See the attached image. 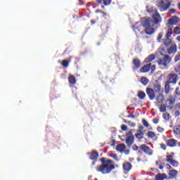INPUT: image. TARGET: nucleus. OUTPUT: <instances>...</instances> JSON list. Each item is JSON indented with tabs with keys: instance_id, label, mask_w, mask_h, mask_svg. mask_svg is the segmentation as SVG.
I'll return each instance as SVG.
<instances>
[{
	"instance_id": "obj_1",
	"label": "nucleus",
	"mask_w": 180,
	"mask_h": 180,
	"mask_svg": "<svg viewBox=\"0 0 180 180\" xmlns=\"http://www.w3.org/2000/svg\"><path fill=\"white\" fill-rule=\"evenodd\" d=\"M162 21L161 15L159 14L158 11H155L153 15L152 18H142L140 22H136L132 25L134 30H143V27H145L144 32L146 34L151 36L155 32V29L154 26L158 25L160 22Z\"/></svg>"
},
{
	"instance_id": "obj_2",
	"label": "nucleus",
	"mask_w": 180,
	"mask_h": 180,
	"mask_svg": "<svg viewBox=\"0 0 180 180\" xmlns=\"http://www.w3.org/2000/svg\"><path fill=\"white\" fill-rule=\"evenodd\" d=\"M101 165L96 168L97 172H101V174L106 175V174H110L116 167L113 165V160L107 159L106 158H101L100 159Z\"/></svg>"
},
{
	"instance_id": "obj_3",
	"label": "nucleus",
	"mask_w": 180,
	"mask_h": 180,
	"mask_svg": "<svg viewBox=\"0 0 180 180\" xmlns=\"http://www.w3.org/2000/svg\"><path fill=\"white\" fill-rule=\"evenodd\" d=\"M159 53L161 56H163V58H160L158 60V64L160 65V67H162V68H167L168 64L171 63L172 59L169 56L167 55V49L163 45L159 48Z\"/></svg>"
},
{
	"instance_id": "obj_4",
	"label": "nucleus",
	"mask_w": 180,
	"mask_h": 180,
	"mask_svg": "<svg viewBox=\"0 0 180 180\" xmlns=\"http://www.w3.org/2000/svg\"><path fill=\"white\" fill-rule=\"evenodd\" d=\"M178 81V75L176 74H169L167 75V80L165 82V92L168 94L171 89V84H176Z\"/></svg>"
},
{
	"instance_id": "obj_5",
	"label": "nucleus",
	"mask_w": 180,
	"mask_h": 180,
	"mask_svg": "<svg viewBox=\"0 0 180 180\" xmlns=\"http://www.w3.org/2000/svg\"><path fill=\"white\" fill-rule=\"evenodd\" d=\"M172 36V29H170L167 31L165 35V39H162V43L164 44V46H166V47H169L170 46H172V39H169Z\"/></svg>"
},
{
	"instance_id": "obj_6",
	"label": "nucleus",
	"mask_w": 180,
	"mask_h": 180,
	"mask_svg": "<svg viewBox=\"0 0 180 180\" xmlns=\"http://www.w3.org/2000/svg\"><path fill=\"white\" fill-rule=\"evenodd\" d=\"M144 153L147 154V155H153L154 151L149 146H147L146 144H142L139 146V150H138L139 154H141V153Z\"/></svg>"
},
{
	"instance_id": "obj_7",
	"label": "nucleus",
	"mask_w": 180,
	"mask_h": 180,
	"mask_svg": "<svg viewBox=\"0 0 180 180\" xmlns=\"http://www.w3.org/2000/svg\"><path fill=\"white\" fill-rule=\"evenodd\" d=\"M167 2L168 0H161L156 4L160 11H161V12H164L165 11L169 9V6H171V4L169 3L167 4Z\"/></svg>"
},
{
	"instance_id": "obj_8",
	"label": "nucleus",
	"mask_w": 180,
	"mask_h": 180,
	"mask_svg": "<svg viewBox=\"0 0 180 180\" xmlns=\"http://www.w3.org/2000/svg\"><path fill=\"white\" fill-rule=\"evenodd\" d=\"M133 131H134V129H131L127 134V139L125 140V142L128 147H130V146H132L133 143H134V136H133Z\"/></svg>"
},
{
	"instance_id": "obj_9",
	"label": "nucleus",
	"mask_w": 180,
	"mask_h": 180,
	"mask_svg": "<svg viewBox=\"0 0 180 180\" xmlns=\"http://www.w3.org/2000/svg\"><path fill=\"white\" fill-rule=\"evenodd\" d=\"M175 101H176V97L171 96L170 98L166 101L165 105L167 109L171 110L172 108H174V104L175 103Z\"/></svg>"
},
{
	"instance_id": "obj_10",
	"label": "nucleus",
	"mask_w": 180,
	"mask_h": 180,
	"mask_svg": "<svg viewBox=\"0 0 180 180\" xmlns=\"http://www.w3.org/2000/svg\"><path fill=\"white\" fill-rule=\"evenodd\" d=\"M178 51V46H176V44H172L166 51V54H175Z\"/></svg>"
},
{
	"instance_id": "obj_11",
	"label": "nucleus",
	"mask_w": 180,
	"mask_h": 180,
	"mask_svg": "<svg viewBox=\"0 0 180 180\" xmlns=\"http://www.w3.org/2000/svg\"><path fill=\"white\" fill-rule=\"evenodd\" d=\"M146 95H148L150 101H154L155 99V91L151 88H146Z\"/></svg>"
},
{
	"instance_id": "obj_12",
	"label": "nucleus",
	"mask_w": 180,
	"mask_h": 180,
	"mask_svg": "<svg viewBox=\"0 0 180 180\" xmlns=\"http://www.w3.org/2000/svg\"><path fill=\"white\" fill-rule=\"evenodd\" d=\"M132 64L134 65L133 70L136 71V70H139L140 67H141V61L139 58H134L132 60Z\"/></svg>"
},
{
	"instance_id": "obj_13",
	"label": "nucleus",
	"mask_w": 180,
	"mask_h": 180,
	"mask_svg": "<svg viewBox=\"0 0 180 180\" xmlns=\"http://www.w3.org/2000/svg\"><path fill=\"white\" fill-rule=\"evenodd\" d=\"M98 158H99V153H98V151L92 150L91 153H89V160L98 161Z\"/></svg>"
},
{
	"instance_id": "obj_14",
	"label": "nucleus",
	"mask_w": 180,
	"mask_h": 180,
	"mask_svg": "<svg viewBox=\"0 0 180 180\" xmlns=\"http://www.w3.org/2000/svg\"><path fill=\"white\" fill-rule=\"evenodd\" d=\"M165 143L168 147L174 148V147H176V143H178V141L174 139H170L166 140Z\"/></svg>"
},
{
	"instance_id": "obj_15",
	"label": "nucleus",
	"mask_w": 180,
	"mask_h": 180,
	"mask_svg": "<svg viewBox=\"0 0 180 180\" xmlns=\"http://www.w3.org/2000/svg\"><path fill=\"white\" fill-rule=\"evenodd\" d=\"M131 168H133V165L129 162H124L122 165V169L124 172H130Z\"/></svg>"
},
{
	"instance_id": "obj_16",
	"label": "nucleus",
	"mask_w": 180,
	"mask_h": 180,
	"mask_svg": "<svg viewBox=\"0 0 180 180\" xmlns=\"http://www.w3.org/2000/svg\"><path fill=\"white\" fill-rule=\"evenodd\" d=\"M168 178V176L165 173H158L155 176V180H165Z\"/></svg>"
},
{
	"instance_id": "obj_17",
	"label": "nucleus",
	"mask_w": 180,
	"mask_h": 180,
	"mask_svg": "<svg viewBox=\"0 0 180 180\" xmlns=\"http://www.w3.org/2000/svg\"><path fill=\"white\" fill-rule=\"evenodd\" d=\"M151 70V63H148L142 67L140 70L141 72H148Z\"/></svg>"
},
{
	"instance_id": "obj_18",
	"label": "nucleus",
	"mask_w": 180,
	"mask_h": 180,
	"mask_svg": "<svg viewBox=\"0 0 180 180\" xmlns=\"http://www.w3.org/2000/svg\"><path fill=\"white\" fill-rule=\"evenodd\" d=\"M116 150L120 153H123V151L126 150V145H124V143L118 144L117 145Z\"/></svg>"
},
{
	"instance_id": "obj_19",
	"label": "nucleus",
	"mask_w": 180,
	"mask_h": 180,
	"mask_svg": "<svg viewBox=\"0 0 180 180\" xmlns=\"http://www.w3.org/2000/svg\"><path fill=\"white\" fill-rule=\"evenodd\" d=\"M71 58H72L70 57L68 60H63L61 62V65H62V67H63V68H68V66L70 65V63H71Z\"/></svg>"
},
{
	"instance_id": "obj_20",
	"label": "nucleus",
	"mask_w": 180,
	"mask_h": 180,
	"mask_svg": "<svg viewBox=\"0 0 180 180\" xmlns=\"http://www.w3.org/2000/svg\"><path fill=\"white\" fill-rule=\"evenodd\" d=\"M153 91L155 94H160L161 92V84H153Z\"/></svg>"
},
{
	"instance_id": "obj_21",
	"label": "nucleus",
	"mask_w": 180,
	"mask_h": 180,
	"mask_svg": "<svg viewBox=\"0 0 180 180\" xmlns=\"http://www.w3.org/2000/svg\"><path fill=\"white\" fill-rule=\"evenodd\" d=\"M68 81L71 85H75L77 84V79L72 75L69 76Z\"/></svg>"
},
{
	"instance_id": "obj_22",
	"label": "nucleus",
	"mask_w": 180,
	"mask_h": 180,
	"mask_svg": "<svg viewBox=\"0 0 180 180\" xmlns=\"http://www.w3.org/2000/svg\"><path fill=\"white\" fill-rule=\"evenodd\" d=\"M135 137L139 140H141V139L144 138V132L141 130H137V134H135Z\"/></svg>"
},
{
	"instance_id": "obj_23",
	"label": "nucleus",
	"mask_w": 180,
	"mask_h": 180,
	"mask_svg": "<svg viewBox=\"0 0 180 180\" xmlns=\"http://www.w3.org/2000/svg\"><path fill=\"white\" fill-rule=\"evenodd\" d=\"M165 100V98L164 97V95L160 94L157 97H156V101L158 103H162Z\"/></svg>"
},
{
	"instance_id": "obj_24",
	"label": "nucleus",
	"mask_w": 180,
	"mask_h": 180,
	"mask_svg": "<svg viewBox=\"0 0 180 180\" xmlns=\"http://www.w3.org/2000/svg\"><path fill=\"white\" fill-rule=\"evenodd\" d=\"M169 175L170 178H176V176L178 175V171L175 169L170 170L169 172Z\"/></svg>"
},
{
	"instance_id": "obj_25",
	"label": "nucleus",
	"mask_w": 180,
	"mask_h": 180,
	"mask_svg": "<svg viewBox=\"0 0 180 180\" xmlns=\"http://www.w3.org/2000/svg\"><path fill=\"white\" fill-rule=\"evenodd\" d=\"M180 88L177 87L175 90V95L172 96L173 98H176V101H179L180 99Z\"/></svg>"
},
{
	"instance_id": "obj_26",
	"label": "nucleus",
	"mask_w": 180,
	"mask_h": 180,
	"mask_svg": "<svg viewBox=\"0 0 180 180\" xmlns=\"http://www.w3.org/2000/svg\"><path fill=\"white\" fill-rule=\"evenodd\" d=\"M155 60V56L154 54H150L148 58L145 59V63H151Z\"/></svg>"
},
{
	"instance_id": "obj_27",
	"label": "nucleus",
	"mask_w": 180,
	"mask_h": 180,
	"mask_svg": "<svg viewBox=\"0 0 180 180\" xmlns=\"http://www.w3.org/2000/svg\"><path fill=\"white\" fill-rule=\"evenodd\" d=\"M167 162H169V164L174 160V153L172 155H169L166 156Z\"/></svg>"
},
{
	"instance_id": "obj_28",
	"label": "nucleus",
	"mask_w": 180,
	"mask_h": 180,
	"mask_svg": "<svg viewBox=\"0 0 180 180\" xmlns=\"http://www.w3.org/2000/svg\"><path fill=\"white\" fill-rule=\"evenodd\" d=\"M168 23H169V25H171L172 26L174 25H176V23H178V21L176 20H175V18H172L169 19Z\"/></svg>"
},
{
	"instance_id": "obj_29",
	"label": "nucleus",
	"mask_w": 180,
	"mask_h": 180,
	"mask_svg": "<svg viewBox=\"0 0 180 180\" xmlns=\"http://www.w3.org/2000/svg\"><path fill=\"white\" fill-rule=\"evenodd\" d=\"M174 134H180V125L174 127Z\"/></svg>"
},
{
	"instance_id": "obj_30",
	"label": "nucleus",
	"mask_w": 180,
	"mask_h": 180,
	"mask_svg": "<svg viewBox=\"0 0 180 180\" xmlns=\"http://www.w3.org/2000/svg\"><path fill=\"white\" fill-rule=\"evenodd\" d=\"M147 136H148V139H154V137H155L156 135H155V133L154 131H150L148 132Z\"/></svg>"
},
{
	"instance_id": "obj_31",
	"label": "nucleus",
	"mask_w": 180,
	"mask_h": 180,
	"mask_svg": "<svg viewBox=\"0 0 180 180\" xmlns=\"http://www.w3.org/2000/svg\"><path fill=\"white\" fill-rule=\"evenodd\" d=\"M141 82L143 84V85H147L149 82V80L146 77H142L141 79Z\"/></svg>"
},
{
	"instance_id": "obj_32",
	"label": "nucleus",
	"mask_w": 180,
	"mask_h": 180,
	"mask_svg": "<svg viewBox=\"0 0 180 180\" xmlns=\"http://www.w3.org/2000/svg\"><path fill=\"white\" fill-rule=\"evenodd\" d=\"M167 111V105H161L160 107V112H161V113H164V112Z\"/></svg>"
},
{
	"instance_id": "obj_33",
	"label": "nucleus",
	"mask_w": 180,
	"mask_h": 180,
	"mask_svg": "<svg viewBox=\"0 0 180 180\" xmlns=\"http://www.w3.org/2000/svg\"><path fill=\"white\" fill-rule=\"evenodd\" d=\"M163 36H164L163 32H160V33L158 34L157 40L159 43H161V41H162V37Z\"/></svg>"
},
{
	"instance_id": "obj_34",
	"label": "nucleus",
	"mask_w": 180,
	"mask_h": 180,
	"mask_svg": "<svg viewBox=\"0 0 180 180\" xmlns=\"http://www.w3.org/2000/svg\"><path fill=\"white\" fill-rule=\"evenodd\" d=\"M138 97L139 98V99H144V98H146V93H144L143 91L139 92Z\"/></svg>"
},
{
	"instance_id": "obj_35",
	"label": "nucleus",
	"mask_w": 180,
	"mask_h": 180,
	"mask_svg": "<svg viewBox=\"0 0 180 180\" xmlns=\"http://www.w3.org/2000/svg\"><path fill=\"white\" fill-rule=\"evenodd\" d=\"M170 164L171 165H172V167H179V162H178V161L174 160H173Z\"/></svg>"
},
{
	"instance_id": "obj_36",
	"label": "nucleus",
	"mask_w": 180,
	"mask_h": 180,
	"mask_svg": "<svg viewBox=\"0 0 180 180\" xmlns=\"http://www.w3.org/2000/svg\"><path fill=\"white\" fill-rule=\"evenodd\" d=\"M173 33H174V34H180V27H174Z\"/></svg>"
},
{
	"instance_id": "obj_37",
	"label": "nucleus",
	"mask_w": 180,
	"mask_h": 180,
	"mask_svg": "<svg viewBox=\"0 0 180 180\" xmlns=\"http://www.w3.org/2000/svg\"><path fill=\"white\" fill-rule=\"evenodd\" d=\"M142 124H143V126L145 127H150V124L148 123V122H147V120H146L145 119L142 120Z\"/></svg>"
},
{
	"instance_id": "obj_38",
	"label": "nucleus",
	"mask_w": 180,
	"mask_h": 180,
	"mask_svg": "<svg viewBox=\"0 0 180 180\" xmlns=\"http://www.w3.org/2000/svg\"><path fill=\"white\" fill-rule=\"evenodd\" d=\"M112 3V0H103V4L105 6H108V5H110Z\"/></svg>"
},
{
	"instance_id": "obj_39",
	"label": "nucleus",
	"mask_w": 180,
	"mask_h": 180,
	"mask_svg": "<svg viewBox=\"0 0 180 180\" xmlns=\"http://www.w3.org/2000/svg\"><path fill=\"white\" fill-rule=\"evenodd\" d=\"M110 157L115 160V161H119V159L117 158V155L116 153H111L110 155Z\"/></svg>"
},
{
	"instance_id": "obj_40",
	"label": "nucleus",
	"mask_w": 180,
	"mask_h": 180,
	"mask_svg": "<svg viewBox=\"0 0 180 180\" xmlns=\"http://www.w3.org/2000/svg\"><path fill=\"white\" fill-rule=\"evenodd\" d=\"M96 13H101L103 16H106V13H105L104 11H101V10H96L95 11Z\"/></svg>"
},
{
	"instance_id": "obj_41",
	"label": "nucleus",
	"mask_w": 180,
	"mask_h": 180,
	"mask_svg": "<svg viewBox=\"0 0 180 180\" xmlns=\"http://www.w3.org/2000/svg\"><path fill=\"white\" fill-rule=\"evenodd\" d=\"M132 150H134V151H139V150H140V147L139 148L136 144L133 145Z\"/></svg>"
},
{
	"instance_id": "obj_42",
	"label": "nucleus",
	"mask_w": 180,
	"mask_h": 180,
	"mask_svg": "<svg viewBox=\"0 0 180 180\" xmlns=\"http://www.w3.org/2000/svg\"><path fill=\"white\" fill-rule=\"evenodd\" d=\"M174 71L176 72H179V75H180V65H178L175 68Z\"/></svg>"
},
{
	"instance_id": "obj_43",
	"label": "nucleus",
	"mask_w": 180,
	"mask_h": 180,
	"mask_svg": "<svg viewBox=\"0 0 180 180\" xmlns=\"http://www.w3.org/2000/svg\"><path fill=\"white\" fill-rule=\"evenodd\" d=\"M121 129L123 131H127V125L122 124L121 126Z\"/></svg>"
},
{
	"instance_id": "obj_44",
	"label": "nucleus",
	"mask_w": 180,
	"mask_h": 180,
	"mask_svg": "<svg viewBox=\"0 0 180 180\" xmlns=\"http://www.w3.org/2000/svg\"><path fill=\"white\" fill-rule=\"evenodd\" d=\"M153 123H154V124H158V123H160V119L158 118H154L153 120Z\"/></svg>"
},
{
	"instance_id": "obj_45",
	"label": "nucleus",
	"mask_w": 180,
	"mask_h": 180,
	"mask_svg": "<svg viewBox=\"0 0 180 180\" xmlns=\"http://www.w3.org/2000/svg\"><path fill=\"white\" fill-rule=\"evenodd\" d=\"M160 148H162V150H167V145L164 144V143H161L160 144Z\"/></svg>"
},
{
	"instance_id": "obj_46",
	"label": "nucleus",
	"mask_w": 180,
	"mask_h": 180,
	"mask_svg": "<svg viewBox=\"0 0 180 180\" xmlns=\"http://www.w3.org/2000/svg\"><path fill=\"white\" fill-rule=\"evenodd\" d=\"M157 130L159 133H162V131H164V128L161 127H157Z\"/></svg>"
},
{
	"instance_id": "obj_47",
	"label": "nucleus",
	"mask_w": 180,
	"mask_h": 180,
	"mask_svg": "<svg viewBox=\"0 0 180 180\" xmlns=\"http://www.w3.org/2000/svg\"><path fill=\"white\" fill-rule=\"evenodd\" d=\"M167 169H172V167H171L170 164H166Z\"/></svg>"
},
{
	"instance_id": "obj_48",
	"label": "nucleus",
	"mask_w": 180,
	"mask_h": 180,
	"mask_svg": "<svg viewBox=\"0 0 180 180\" xmlns=\"http://www.w3.org/2000/svg\"><path fill=\"white\" fill-rule=\"evenodd\" d=\"M176 61H179L180 60V53L175 56Z\"/></svg>"
},
{
	"instance_id": "obj_49",
	"label": "nucleus",
	"mask_w": 180,
	"mask_h": 180,
	"mask_svg": "<svg viewBox=\"0 0 180 180\" xmlns=\"http://www.w3.org/2000/svg\"><path fill=\"white\" fill-rule=\"evenodd\" d=\"M169 12H170V13H175V12H176V11H175L174 8H170Z\"/></svg>"
},
{
	"instance_id": "obj_50",
	"label": "nucleus",
	"mask_w": 180,
	"mask_h": 180,
	"mask_svg": "<svg viewBox=\"0 0 180 180\" xmlns=\"http://www.w3.org/2000/svg\"><path fill=\"white\" fill-rule=\"evenodd\" d=\"M96 2L98 4V5H101L103 2V0H96Z\"/></svg>"
},
{
	"instance_id": "obj_51",
	"label": "nucleus",
	"mask_w": 180,
	"mask_h": 180,
	"mask_svg": "<svg viewBox=\"0 0 180 180\" xmlns=\"http://www.w3.org/2000/svg\"><path fill=\"white\" fill-rule=\"evenodd\" d=\"M164 118L167 119V120L169 119V114H165L164 115Z\"/></svg>"
},
{
	"instance_id": "obj_52",
	"label": "nucleus",
	"mask_w": 180,
	"mask_h": 180,
	"mask_svg": "<svg viewBox=\"0 0 180 180\" xmlns=\"http://www.w3.org/2000/svg\"><path fill=\"white\" fill-rule=\"evenodd\" d=\"M127 117H131L132 119H134V117H136V116H134V115H133V114H130V115H127Z\"/></svg>"
},
{
	"instance_id": "obj_53",
	"label": "nucleus",
	"mask_w": 180,
	"mask_h": 180,
	"mask_svg": "<svg viewBox=\"0 0 180 180\" xmlns=\"http://www.w3.org/2000/svg\"><path fill=\"white\" fill-rule=\"evenodd\" d=\"M139 129H138V130L142 131L143 129H144V127H143V125H140V126L139 127Z\"/></svg>"
},
{
	"instance_id": "obj_54",
	"label": "nucleus",
	"mask_w": 180,
	"mask_h": 180,
	"mask_svg": "<svg viewBox=\"0 0 180 180\" xmlns=\"http://www.w3.org/2000/svg\"><path fill=\"white\" fill-rule=\"evenodd\" d=\"M112 144H111V146H115V143H116V140H115V139H112Z\"/></svg>"
},
{
	"instance_id": "obj_55",
	"label": "nucleus",
	"mask_w": 180,
	"mask_h": 180,
	"mask_svg": "<svg viewBox=\"0 0 180 180\" xmlns=\"http://www.w3.org/2000/svg\"><path fill=\"white\" fill-rule=\"evenodd\" d=\"M151 70H155V65H150Z\"/></svg>"
},
{
	"instance_id": "obj_56",
	"label": "nucleus",
	"mask_w": 180,
	"mask_h": 180,
	"mask_svg": "<svg viewBox=\"0 0 180 180\" xmlns=\"http://www.w3.org/2000/svg\"><path fill=\"white\" fill-rule=\"evenodd\" d=\"M91 25H95V23H96V21H95L94 20H91Z\"/></svg>"
},
{
	"instance_id": "obj_57",
	"label": "nucleus",
	"mask_w": 180,
	"mask_h": 180,
	"mask_svg": "<svg viewBox=\"0 0 180 180\" xmlns=\"http://www.w3.org/2000/svg\"><path fill=\"white\" fill-rule=\"evenodd\" d=\"M159 169H164V166L160 165L159 166Z\"/></svg>"
},
{
	"instance_id": "obj_58",
	"label": "nucleus",
	"mask_w": 180,
	"mask_h": 180,
	"mask_svg": "<svg viewBox=\"0 0 180 180\" xmlns=\"http://www.w3.org/2000/svg\"><path fill=\"white\" fill-rule=\"evenodd\" d=\"M131 126L132 127H134L136 126V123L132 122L131 124Z\"/></svg>"
},
{
	"instance_id": "obj_59",
	"label": "nucleus",
	"mask_w": 180,
	"mask_h": 180,
	"mask_svg": "<svg viewBox=\"0 0 180 180\" xmlns=\"http://www.w3.org/2000/svg\"><path fill=\"white\" fill-rule=\"evenodd\" d=\"M96 162V160H94V161L92 162L91 165H95Z\"/></svg>"
},
{
	"instance_id": "obj_60",
	"label": "nucleus",
	"mask_w": 180,
	"mask_h": 180,
	"mask_svg": "<svg viewBox=\"0 0 180 180\" xmlns=\"http://www.w3.org/2000/svg\"><path fill=\"white\" fill-rule=\"evenodd\" d=\"M176 40H177L178 41H180V36H178V37H176Z\"/></svg>"
},
{
	"instance_id": "obj_61",
	"label": "nucleus",
	"mask_w": 180,
	"mask_h": 180,
	"mask_svg": "<svg viewBox=\"0 0 180 180\" xmlns=\"http://www.w3.org/2000/svg\"><path fill=\"white\" fill-rule=\"evenodd\" d=\"M137 161H138V162H140V161H141V158H137Z\"/></svg>"
},
{
	"instance_id": "obj_62",
	"label": "nucleus",
	"mask_w": 180,
	"mask_h": 180,
	"mask_svg": "<svg viewBox=\"0 0 180 180\" xmlns=\"http://www.w3.org/2000/svg\"><path fill=\"white\" fill-rule=\"evenodd\" d=\"M158 164H160V162H159L158 161H156V162H155V165H158Z\"/></svg>"
},
{
	"instance_id": "obj_63",
	"label": "nucleus",
	"mask_w": 180,
	"mask_h": 180,
	"mask_svg": "<svg viewBox=\"0 0 180 180\" xmlns=\"http://www.w3.org/2000/svg\"><path fill=\"white\" fill-rule=\"evenodd\" d=\"M178 8L180 10V3H179V4H178Z\"/></svg>"
},
{
	"instance_id": "obj_64",
	"label": "nucleus",
	"mask_w": 180,
	"mask_h": 180,
	"mask_svg": "<svg viewBox=\"0 0 180 180\" xmlns=\"http://www.w3.org/2000/svg\"><path fill=\"white\" fill-rule=\"evenodd\" d=\"M101 8H105V6H102Z\"/></svg>"
}]
</instances>
